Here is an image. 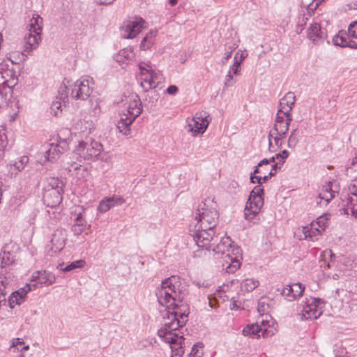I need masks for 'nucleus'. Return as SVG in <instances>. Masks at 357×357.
I'll return each instance as SVG.
<instances>
[{"instance_id": "nucleus-19", "label": "nucleus", "mask_w": 357, "mask_h": 357, "mask_svg": "<svg viewBox=\"0 0 357 357\" xmlns=\"http://www.w3.org/2000/svg\"><path fill=\"white\" fill-rule=\"evenodd\" d=\"M342 200L344 213L357 218V193L351 190Z\"/></svg>"}, {"instance_id": "nucleus-21", "label": "nucleus", "mask_w": 357, "mask_h": 357, "mask_svg": "<svg viewBox=\"0 0 357 357\" xmlns=\"http://www.w3.org/2000/svg\"><path fill=\"white\" fill-rule=\"evenodd\" d=\"M305 287L301 283H294L284 287L281 294L289 301H293L303 295Z\"/></svg>"}, {"instance_id": "nucleus-38", "label": "nucleus", "mask_w": 357, "mask_h": 357, "mask_svg": "<svg viewBox=\"0 0 357 357\" xmlns=\"http://www.w3.org/2000/svg\"><path fill=\"white\" fill-rule=\"evenodd\" d=\"M85 264V261L82 259L77 260L71 262L70 264L62 268L63 272L71 271L75 268H82Z\"/></svg>"}, {"instance_id": "nucleus-11", "label": "nucleus", "mask_w": 357, "mask_h": 357, "mask_svg": "<svg viewBox=\"0 0 357 357\" xmlns=\"http://www.w3.org/2000/svg\"><path fill=\"white\" fill-rule=\"evenodd\" d=\"M38 47L35 37L24 38L23 50L21 52H10L6 55L3 61H9L13 66L19 65L28 58L30 53Z\"/></svg>"}, {"instance_id": "nucleus-27", "label": "nucleus", "mask_w": 357, "mask_h": 357, "mask_svg": "<svg viewBox=\"0 0 357 357\" xmlns=\"http://www.w3.org/2000/svg\"><path fill=\"white\" fill-rule=\"evenodd\" d=\"M135 119L124 114H121L120 119L118 121L116 128L119 132L124 135H128L130 132V126Z\"/></svg>"}, {"instance_id": "nucleus-60", "label": "nucleus", "mask_w": 357, "mask_h": 357, "mask_svg": "<svg viewBox=\"0 0 357 357\" xmlns=\"http://www.w3.org/2000/svg\"><path fill=\"white\" fill-rule=\"evenodd\" d=\"M29 349V346L24 345L22 348H17V352H20L19 354H24V352L28 351Z\"/></svg>"}, {"instance_id": "nucleus-53", "label": "nucleus", "mask_w": 357, "mask_h": 357, "mask_svg": "<svg viewBox=\"0 0 357 357\" xmlns=\"http://www.w3.org/2000/svg\"><path fill=\"white\" fill-rule=\"evenodd\" d=\"M54 237L55 236L54 235V237L52 238L51 240V243H52V249H54V246H55V250H54V252H57V251H60L61 250L63 249V248L64 247V242L63 241H56V243H54L55 241V239H54Z\"/></svg>"}, {"instance_id": "nucleus-39", "label": "nucleus", "mask_w": 357, "mask_h": 357, "mask_svg": "<svg viewBox=\"0 0 357 357\" xmlns=\"http://www.w3.org/2000/svg\"><path fill=\"white\" fill-rule=\"evenodd\" d=\"M149 33H150L147 34L145 37H144L141 42L140 47L142 50H145L146 49H149L153 43L151 33H156V31H151Z\"/></svg>"}, {"instance_id": "nucleus-62", "label": "nucleus", "mask_w": 357, "mask_h": 357, "mask_svg": "<svg viewBox=\"0 0 357 357\" xmlns=\"http://www.w3.org/2000/svg\"><path fill=\"white\" fill-rule=\"evenodd\" d=\"M231 54H232V50L229 51V52H226L225 53V55H224V57H223V59L225 61H227L231 56Z\"/></svg>"}, {"instance_id": "nucleus-13", "label": "nucleus", "mask_w": 357, "mask_h": 357, "mask_svg": "<svg viewBox=\"0 0 357 357\" xmlns=\"http://www.w3.org/2000/svg\"><path fill=\"white\" fill-rule=\"evenodd\" d=\"M93 78L89 76L82 77L73 84L71 96L76 100H86L93 90Z\"/></svg>"}, {"instance_id": "nucleus-9", "label": "nucleus", "mask_w": 357, "mask_h": 357, "mask_svg": "<svg viewBox=\"0 0 357 357\" xmlns=\"http://www.w3.org/2000/svg\"><path fill=\"white\" fill-rule=\"evenodd\" d=\"M325 302L319 298H305L298 307L299 315L303 320H315L323 313Z\"/></svg>"}, {"instance_id": "nucleus-56", "label": "nucleus", "mask_w": 357, "mask_h": 357, "mask_svg": "<svg viewBox=\"0 0 357 357\" xmlns=\"http://www.w3.org/2000/svg\"><path fill=\"white\" fill-rule=\"evenodd\" d=\"M178 91V89L176 85H170L167 89V92L169 95H176Z\"/></svg>"}, {"instance_id": "nucleus-4", "label": "nucleus", "mask_w": 357, "mask_h": 357, "mask_svg": "<svg viewBox=\"0 0 357 357\" xmlns=\"http://www.w3.org/2000/svg\"><path fill=\"white\" fill-rule=\"evenodd\" d=\"M250 182L257 183L250 192L246 205L244 209V217L245 220L255 223V220L258 216L262 206H264V189L261 187L262 178L260 176H250Z\"/></svg>"}, {"instance_id": "nucleus-55", "label": "nucleus", "mask_w": 357, "mask_h": 357, "mask_svg": "<svg viewBox=\"0 0 357 357\" xmlns=\"http://www.w3.org/2000/svg\"><path fill=\"white\" fill-rule=\"evenodd\" d=\"M275 136V130L273 128L268 133V148L271 151H272L271 149L273 146L272 139L274 140V137Z\"/></svg>"}, {"instance_id": "nucleus-5", "label": "nucleus", "mask_w": 357, "mask_h": 357, "mask_svg": "<svg viewBox=\"0 0 357 357\" xmlns=\"http://www.w3.org/2000/svg\"><path fill=\"white\" fill-rule=\"evenodd\" d=\"M260 323L261 324L257 322L247 325L243 329V335L251 338L258 339L261 336L264 338L271 337L276 333L277 329L275 326L276 323L271 315L266 314L264 318H262Z\"/></svg>"}, {"instance_id": "nucleus-6", "label": "nucleus", "mask_w": 357, "mask_h": 357, "mask_svg": "<svg viewBox=\"0 0 357 357\" xmlns=\"http://www.w3.org/2000/svg\"><path fill=\"white\" fill-rule=\"evenodd\" d=\"M102 151L103 147L100 142L89 138L79 142L73 152V157L79 162L85 160L94 161L98 160Z\"/></svg>"}, {"instance_id": "nucleus-23", "label": "nucleus", "mask_w": 357, "mask_h": 357, "mask_svg": "<svg viewBox=\"0 0 357 357\" xmlns=\"http://www.w3.org/2000/svg\"><path fill=\"white\" fill-rule=\"evenodd\" d=\"M42 22V17L37 14H34L31 20L29 33L26 34L24 36V38L35 37L37 41V46H38L39 42L41 40Z\"/></svg>"}, {"instance_id": "nucleus-7", "label": "nucleus", "mask_w": 357, "mask_h": 357, "mask_svg": "<svg viewBox=\"0 0 357 357\" xmlns=\"http://www.w3.org/2000/svg\"><path fill=\"white\" fill-rule=\"evenodd\" d=\"M138 67L140 85L144 91L157 88L164 81L162 74L153 70V66L149 63L140 62Z\"/></svg>"}, {"instance_id": "nucleus-25", "label": "nucleus", "mask_w": 357, "mask_h": 357, "mask_svg": "<svg viewBox=\"0 0 357 357\" xmlns=\"http://www.w3.org/2000/svg\"><path fill=\"white\" fill-rule=\"evenodd\" d=\"M307 37L314 44L322 41L325 37L324 33L321 31L318 23H314L307 29Z\"/></svg>"}, {"instance_id": "nucleus-58", "label": "nucleus", "mask_w": 357, "mask_h": 357, "mask_svg": "<svg viewBox=\"0 0 357 357\" xmlns=\"http://www.w3.org/2000/svg\"><path fill=\"white\" fill-rule=\"evenodd\" d=\"M346 47L357 50V43L349 38L347 41V45H346Z\"/></svg>"}, {"instance_id": "nucleus-63", "label": "nucleus", "mask_w": 357, "mask_h": 357, "mask_svg": "<svg viewBox=\"0 0 357 357\" xmlns=\"http://www.w3.org/2000/svg\"><path fill=\"white\" fill-rule=\"evenodd\" d=\"M269 162L270 160H268V159L264 158L258 163V167H261L264 165H268Z\"/></svg>"}, {"instance_id": "nucleus-59", "label": "nucleus", "mask_w": 357, "mask_h": 357, "mask_svg": "<svg viewBox=\"0 0 357 357\" xmlns=\"http://www.w3.org/2000/svg\"><path fill=\"white\" fill-rule=\"evenodd\" d=\"M287 132H288V130H282V131H278V132L275 131V134L276 136L280 137L281 139L283 140V139L286 137Z\"/></svg>"}, {"instance_id": "nucleus-2", "label": "nucleus", "mask_w": 357, "mask_h": 357, "mask_svg": "<svg viewBox=\"0 0 357 357\" xmlns=\"http://www.w3.org/2000/svg\"><path fill=\"white\" fill-rule=\"evenodd\" d=\"M233 243L229 236H225L211 248L215 255L224 259L222 266L228 273H235L241 264V249Z\"/></svg>"}, {"instance_id": "nucleus-30", "label": "nucleus", "mask_w": 357, "mask_h": 357, "mask_svg": "<svg viewBox=\"0 0 357 357\" xmlns=\"http://www.w3.org/2000/svg\"><path fill=\"white\" fill-rule=\"evenodd\" d=\"M302 231L305 236V238L309 239L311 241H315L318 240L319 237L322 233L319 229V228L312 222L310 225L303 227Z\"/></svg>"}, {"instance_id": "nucleus-61", "label": "nucleus", "mask_w": 357, "mask_h": 357, "mask_svg": "<svg viewBox=\"0 0 357 357\" xmlns=\"http://www.w3.org/2000/svg\"><path fill=\"white\" fill-rule=\"evenodd\" d=\"M274 175H275V172H270L268 175H265L263 177L261 176V178H262V183L264 182L267 181L269 178H271Z\"/></svg>"}, {"instance_id": "nucleus-33", "label": "nucleus", "mask_w": 357, "mask_h": 357, "mask_svg": "<svg viewBox=\"0 0 357 357\" xmlns=\"http://www.w3.org/2000/svg\"><path fill=\"white\" fill-rule=\"evenodd\" d=\"M259 285V282L253 278H246L241 283V290L245 292H251Z\"/></svg>"}, {"instance_id": "nucleus-48", "label": "nucleus", "mask_w": 357, "mask_h": 357, "mask_svg": "<svg viewBox=\"0 0 357 357\" xmlns=\"http://www.w3.org/2000/svg\"><path fill=\"white\" fill-rule=\"evenodd\" d=\"M268 305L263 300H259L257 305L258 312L261 314L262 318H264L265 315L267 314L266 312L268 310Z\"/></svg>"}, {"instance_id": "nucleus-22", "label": "nucleus", "mask_w": 357, "mask_h": 357, "mask_svg": "<svg viewBox=\"0 0 357 357\" xmlns=\"http://www.w3.org/2000/svg\"><path fill=\"white\" fill-rule=\"evenodd\" d=\"M339 187L335 181H329L326 185H323L319 194V197L321 200L325 202L328 204L338 193Z\"/></svg>"}, {"instance_id": "nucleus-37", "label": "nucleus", "mask_w": 357, "mask_h": 357, "mask_svg": "<svg viewBox=\"0 0 357 357\" xmlns=\"http://www.w3.org/2000/svg\"><path fill=\"white\" fill-rule=\"evenodd\" d=\"M292 121V118L285 119V121L275 123L273 129L275 132L282 131V130H289L290 123Z\"/></svg>"}, {"instance_id": "nucleus-64", "label": "nucleus", "mask_w": 357, "mask_h": 357, "mask_svg": "<svg viewBox=\"0 0 357 357\" xmlns=\"http://www.w3.org/2000/svg\"><path fill=\"white\" fill-rule=\"evenodd\" d=\"M240 309V307L236 304V302H232L231 303V310H238Z\"/></svg>"}, {"instance_id": "nucleus-8", "label": "nucleus", "mask_w": 357, "mask_h": 357, "mask_svg": "<svg viewBox=\"0 0 357 357\" xmlns=\"http://www.w3.org/2000/svg\"><path fill=\"white\" fill-rule=\"evenodd\" d=\"M189 235L192 238L195 245L202 249L211 250L212 245L218 241V237L215 235L214 229L199 228L189 225Z\"/></svg>"}, {"instance_id": "nucleus-15", "label": "nucleus", "mask_w": 357, "mask_h": 357, "mask_svg": "<svg viewBox=\"0 0 357 357\" xmlns=\"http://www.w3.org/2000/svg\"><path fill=\"white\" fill-rule=\"evenodd\" d=\"M68 149V144L66 140H61L56 144H50L45 152V161L56 162Z\"/></svg>"}, {"instance_id": "nucleus-29", "label": "nucleus", "mask_w": 357, "mask_h": 357, "mask_svg": "<svg viewBox=\"0 0 357 357\" xmlns=\"http://www.w3.org/2000/svg\"><path fill=\"white\" fill-rule=\"evenodd\" d=\"M64 183L63 179L59 177H50L46 179L44 191L55 190L63 192Z\"/></svg>"}, {"instance_id": "nucleus-54", "label": "nucleus", "mask_w": 357, "mask_h": 357, "mask_svg": "<svg viewBox=\"0 0 357 357\" xmlns=\"http://www.w3.org/2000/svg\"><path fill=\"white\" fill-rule=\"evenodd\" d=\"M233 84H234L233 77H232V75L231 74V71H229L227 75H226V77H225V85L227 87H229V86H232Z\"/></svg>"}, {"instance_id": "nucleus-42", "label": "nucleus", "mask_w": 357, "mask_h": 357, "mask_svg": "<svg viewBox=\"0 0 357 357\" xmlns=\"http://www.w3.org/2000/svg\"><path fill=\"white\" fill-rule=\"evenodd\" d=\"M23 299H22V296H17L15 294L11 293V294L8 296V303L9 307L13 309L17 305H20L23 302Z\"/></svg>"}, {"instance_id": "nucleus-28", "label": "nucleus", "mask_w": 357, "mask_h": 357, "mask_svg": "<svg viewBox=\"0 0 357 357\" xmlns=\"http://www.w3.org/2000/svg\"><path fill=\"white\" fill-rule=\"evenodd\" d=\"M296 96L294 93L288 92L285 96L280 100V109H282L284 112V114L291 112V109L295 104Z\"/></svg>"}, {"instance_id": "nucleus-14", "label": "nucleus", "mask_w": 357, "mask_h": 357, "mask_svg": "<svg viewBox=\"0 0 357 357\" xmlns=\"http://www.w3.org/2000/svg\"><path fill=\"white\" fill-rule=\"evenodd\" d=\"M144 23L145 21L142 17L125 22L121 29L123 38L126 39L135 38L142 31Z\"/></svg>"}, {"instance_id": "nucleus-52", "label": "nucleus", "mask_w": 357, "mask_h": 357, "mask_svg": "<svg viewBox=\"0 0 357 357\" xmlns=\"http://www.w3.org/2000/svg\"><path fill=\"white\" fill-rule=\"evenodd\" d=\"M298 137H297V135H290L289 136V138H288V142H287V146L288 148L289 149H294L296 147V146L297 145V144L298 143Z\"/></svg>"}, {"instance_id": "nucleus-20", "label": "nucleus", "mask_w": 357, "mask_h": 357, "mask_svg": "<svg viewBox=\"0 0 357 357\" xmlns=\"http://www.w3.org/2000/svg\"><path fill=\"white\" fill-rule=\"evenodd\" d=\"M66 89L67 87L65 85L61 86L59 90V96H56L55 100L52 103L50 109L54 116H59L62 112L63 107H65L66 102H68V96Z\"/></svg>"}, {"instance_id": "nucleus-35", "label": "nucleus", "mask_w": 357, "mask_h": 357, "mask_svg": "<svg viewBox=\"0 0 357 357\" xmlns=\"http://www.w3.org/2000/svg\"><path fill=\"white\" fill-rule=\"evenodd\" d=\"M289 152L287 150H283L279 153H277L275 155V158L277 160H279L278 162L275 163L273 165V167L275 168H279L281 169L282 167L284 162H285V160L289 157Z\"/></svg>"}, {"instance_id": "nucleus-36", "label": "nucleus", "mask_w": 357, "mask_h": 357, "mask_svg": "<svg viewBox=\"0 0 357 357\" xmlns=\"http://www.w3.org/2000/svg\"><path fill=\"white\" fill-rule=\"evenodd\" d=\"M132 56V52L126 49L121 50L116 56V61L119 63H124Z\"/></svg>"}, {"instance_id": "nucleus-50", "label": "nucleus", "mask_w": 357, "mask_h": 357, "mask_svg": "<svg viewBox=\"0 0 357 357\" xmlns=\"http://www.w3.org/2000/svg\"><path fill=\"white\" fill-rule=\"evenodd\" d=\"M84 29L83 24L79 21H75V23H73V34L75 36H80L82 35L84 33H82V31Z\"/></svg>"}, {"instance_id": "nucleus-46", "label": "nucleus", "mask_w": 357, "mask_h": 357, "mask_svg": "<svg viewBox=\"0 0 357 357\" xmlns=\"http://www.w3.org/2000/svg\"><path fill=\"white\" fill-rule=\"evenodd\" d=\"M31 290L32 289L31 287V284H26L25 287L20 288L13 293L15 294V295L17 296H22V299L24 300L27 293Z\"/></svg>"}, {"instance_id": "nucleus-3", "label": "nucleus", "mask_w": 357, "mask_h": 357, "mask_svg": "<svg viewBox=\"0 0 357 357\" xmlns=\"http://www.w3.org/2000/svg\"><path fill=\"white\" fill-rule=\"evenodd\" d=\"M219 213L216 204L211 199H206L199 204L195 216L190 225L208 229H215L218 222Z\"/></svg>"}, {"instance_id": "nucleus-51", "label": "nucleus", "mask_w": 357, "mask_h": 357, "mask_svg": "<svg viewBox=\"0 0 357 357\" xmlns=\"http://www.w3.org/2000/svg\"><path fill=\"white\" fill-rule=\"evenodd\" d=\"M24 344V342L22 338H13L10 349H13V352H17V348H20V346Z\"/></svg>"}, {"instance_id": "nucleus-10", "label": "nucleus", "mask_w": 357, "mask_h": 357, "mask_svg": "<svg viewBox=\"0 0 357 357\" xmlns=\"http://www.w3.org/2000/svg\"><path fill=\"white\" fill-rule=\"evenodd\" d=\"M211 121V118L208 112L205 111L198 112L192 118L186 119V131L193 137L202 135L205 132Z\"/></svg>"}, {"instance_id": "nucleus-44", "label": "nucleus", "mask_w": 357, "mask_h": 357, "mask_svg": "<svg viewBox=\"0 0 357 357\" xmlns=\"http://www.w3.org/2000/svg\"><path fill=\"white\" fill-rule=\"evenodd\" d=\"M29 162V158L26 155H23L20 158V159L16 161L14 164V167L15 169H17L18 171H22L24 169L25 165Z\"/></svg>"}, {"instance_id": "nucleus-1", "label": "nucleus", "mask_w": 357, "mask_h": 357, "mask_svg": "<svg viewBox=\"0 0 357 357\" xmlns=\"http://www.w3.org/2000/svg\"><path fill=\"white\" fill-rule=\"evenodd\" d=\"M181 285L180 278L172 275L162 280L160 287L155 290L159 305L165 307L163 318L167 320L158 330V335L170 345V357H183L184 354V337L180 329L188 320L190 308L183 301L185 289Z\"/></svg>"}, {"instance_id": "nucleus-17", "label": "nucleus", "mask_w": 357, "mask_h": 357, "mask_svg": "<svg viewBox=\"0 0 357 357\" xmlns=\"http://www.w3.org/2000/svg\"><path fill=\"white\" fill-rule=\"evenodd\" d=\"M56 277L54 274L46 270L36 271L33 273L31 278V281L36 282L33 284L34 288H36L38 284L40 286H50L54 283Z\"/></svg>"}, {"instance_id": "nucleus-16", "label": "nucleus", "mask_w": 357, "mask_h": 357, "mask_svg": "<svg viewBox=\"0 0 357 357\" xmlns=\"http://www.w3.org/2000/svg\"><path fill=\"white\" fill-rule=\"evenodd\" d=\"M142 112V102L137 94H132L126 101V110L123 114L136 119Z\"/></svg>"}, {"instance_id": "nucleus-31", "label": "nucleus", "mask_w": 357, "mask_h": 357, "mask_svg": "<svg viewBox=\"0 0 357 357\" xmlns=\"http://www.w3.org/2000/svg\"><path fill=\"white\" fill-rule=\"evenodd\" d=\"M75 128L79 132L90 133L94 129V123L91 119L84 117L75 123Z\"/></svg>"}, {"instance_id": "nucleus-32", "label": "nucleus", "mask_w": 357, "mask_h": 357, "mask_svg": "<svg viewBox=\"0 0 357 357\" xmlns=\"http://www.w3.org/2000/svg\"><path fill=\"white\" fill-rule=\"evenodd\" d=\"M13 90L10 87L0 85V108L7 105L13 98Z\"/></svg>"}, {"instance_id": "nucleus-18", "label": "nucleus", "mask_w": 357, "mask_h": 357, "mask_svg": "<svg viewBox=\"0 0 357 357\" xmlns=\"http://www.w3.org/2000/svg\"><path fill=\"white\" fill-rule=\"evenodd\" d=\"M125 202L123 197L116 195H113L112 197H105L99 202L98 211L100 213H105L114 206L122 205Z\"/></svg>"}, {"instance_id": "nucleus-45", "label": "nucleus", "mask_w": 357, "mask_h": 357, "mask_svg": "<svg viewBox=\"0 0 357 357\" xmlns=\"http://www.w3.org/2000/svg\"><path fill=\"white\" fill-rule=\"evenodd\" d=\"M284 112L285 111H282V109H278L276 114L275 123L285 121V119L291 118V114L290 112H288L287 114H284Z\"/></svg>"}, {"instance_id": "nucleus-57", "label": "nucleus", "mask_w": 357, "mask_h": 357, "mask_svg": "<svg viewBox=\"0 0 357 357\" xmlns=\"http://www.w3.org/2000/svg\"><path fill=\"white\" fill-rule=\"evenodd\" d=\"M274 142H275V146L278 148H281L282 146L283 140L281 139L280 137L275 135L274 137Z\"/></svg>"}, {"instance_id": "nucleus-41", "label": "nucleus", "mask_w": 357, "mask_h": 357, "mask_svg": "<svg viewBox=\"0 0 357 357\" xmlns=\"http://www.w3.org/2000/svg\"><path fill=\"white\" fill-rule=\"evenodd\" d=\"M202 347V343L194 344L188 357H202L204 354Z\"/></svg>"}, {"instance_id": "nucleus-34", "label": "nucleus", "mask_w": 357, "mask_h": 357, "mask_svg": "<svg viewBox=\"0 0 357 357\" xmlns=\"http://www.w3.org/2000/svg\"><path fill=\"white\" fill-rule=\"evenodd\" d=\"M350 37L345 32L340 31L338 34L334 36L332 38V43L335 46L346 47L347 41Z\"/></svg>"}, {"instance_id": "nucleus-43", "label": "nucleus", "mask_w": 357, "mask_h": 357, "mask_svg": "<svg viewBox=\"0 0 357 357\" xmlns=\"http://www.w3.org/2000/svg\"><path fill=\"white\" fill-rule=\"evenodd\" d=\"M327 218L323 216L319 217L316 220L312 222L319 229L323 232L328 225Z\"/></svg>"}, {"instance_id": "nucleus-24", "label": "nucleus", "mask_w": 357, "mask_h": 357, "mask_svg": "<svg viewBox=\"0 0 357 357\" xmlns=\"http://www.w3.org/2000/svg\"><path fill=\"white\" fill-rule=\"evenodd\" d=\"M63 192L55 190H47L43 192V202L50 208H54L59 206L63 199Z\"/></svg>"}, {"instance_id": "nucleus-12", "label": "nucleus", "mask_w": 357, "mask_h": 357, "mask_svg": "<svg viewBox=\"0 0 357 357\" xmlns=\"http://www.w3.org/2000/svg\"><path fill=\"white\" fill-rule=\"evenodd\" d=\"M20 73L9 61L0 63V85L10 87L13 90L18 83Z\"/></svg>"}, {"instance_id": "nucleus-49", "label": "nucleus", "mask_w": 357, "mask_h": 357, "mask_svg": "<svg viewBox=\"0 0 357 357\" xmlns=\"http://www.w3.org/2000/svg\"><path fill=\"white\" fill-rule=\"evenodd\" d=\"M348 35L349 37L357 38V22H353L349 24Z\"/></svg>"}, {"instance_id": "nucleus-26", "label": "nucleus", "mask_w": 357, "mask_h": 357, "mask_svg": "<svg viewBox=\"0 0 357 357\" xmlns=\"http://www.w3.org/2000/svg\"><path fill=\"white\" fill-rule=\"evenodd\" d=\"M90 225L87 224L85 218L81 213L78 214L74 220L72 225L71 230L74 235L79 236L82 234L86 229H89Z\"/></svg>"}, {"instance_id": "nucleus-47", "label": "nucleus", "mask_w": 357, "mask_h": 357, "mask_svg": "<svg viewBox=\"0 0 357 357\" xmlns=\"http://www.w3.org/2000/svg\"><path fill=\"white\" fill-rule=\"evenodd\" d=\"M244 59V56H241L239 61L236 59V56L234 57V62L233 65L230 67L229 70L231 71V74L233 73L234 75H237L239 71V67L242 62V61Z\"/></svg>"}, {"instance_id": "nucleus-40", "label": "nucleus", "mask_w": 357, "mask_h": 357, "mask_svg": "<svg viewBox=\"0 0 357 357\" xmlns=\"http://www.w3.org/2000/svg\"><path fill=\"white\" fill-rule=\"evenodd\" d=\"M7 145V136L4 131L0 130V160L4 156L5 148Z\"/></svg>"}]
</instances>
